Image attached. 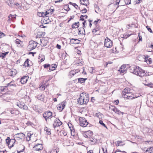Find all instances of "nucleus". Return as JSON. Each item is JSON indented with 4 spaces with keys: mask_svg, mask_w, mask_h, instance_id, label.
Listing matches in <instances>:
<instances>
[{
    "mask_svg": "<svg viewBox=\"0 0 153 153\" xmlns=\"http://www.w3.org/2000/svg\"><path fill=\"white\" fill-rule=\"evenodd\" d=\"M41 44L44 46H45L47 45L48 42L47 41H45L44 40H42L41 41Z\"/></svg>",
    "mask_w": 153,
    "mask_h": 153,
    "instance_id": "2f4dec72",
    "label": "nucleus"
},
{
    "mask_svg": "<svg viewBox=\"0 0 153 153\" xmlns=\"http://www.w3.org/2000/svg\"><path fill=\"white\" fill-rule=\"evenodd\" d=\"M78 31L79 34H84L85 33V29L83 28H79L78 29Z\"/></svg>",
    "mask_w": 153,
    "mask_h": 153,
    "instance_id": "c756f323",
    "label": "nucleus"
},
{
    "mask_svg": "<svg viewBox=\"0 0 153 153\" xmlns=\"http://www.w3.org/2000/svg\"><path fill=\"white\" fill-rule=\"evenodd\" d=\"M16 105L20 108L25 110H27V107L23 102L19 101L16 103Z\"/></svg>",
    "mask_w": 153,
    "mask_h": 153,
    "instance_id": "6e6552de",
    "label": "nucleus"
},
{
    "mask_svg": "<svg viewBox=\"0 0 153 153\" xmlns=\"http://www.w3.org/2000/svg\"><path fill=\"white\" fill-rule=\"evenodd\" d=\"M146 28L150 32V33L152 32V31L151 28H150L149 26H147L146 27Z\"/></svg>",
    "mask_w": 153,
    "mask_h": 153,
    "instance_id": "3c124183",
    "label": "nucleus"
},
{
    "mask_svg": "<svg viewBox=\"0 0 153 153\" xmlns=\"http://www.w3.org/2000/svg\"><path fill=\"white\" fill-rule=\"evenodd\" d=\"M100 21V19H98L97 21L96 20L94 22V24L95 25H97V22H98V21Z\"/></svg>",
    "mask_w": 153,
    "mask_h": 153,
    "instance_id": "13d9d810",
    "label": "nucleus"
},
{
    "mask_svg": "<svg viewBox=\"0 0 153 153\" xmlns=\"http://www.w3.org/2000/svg\"><path fill=\"white\" fill-rule=\"evenodd\" d=\"M4 36V34L2 32H0V38H2V37Z\"/></svg>",
    "mask_w": 153,
    "mask_h": 153,
    "instance_id": "5fc2aeb1",
    "label": "nucleus"
},
{
    "mask_svg": "<svg viewBox=\"0 0 153 153\" xmlns=\"http://www.w3.org/2000/svg\"><path fill=\"white\" fill-rule=\"evenodd\" d=\"M87 79L86 78H79L78 79V82L82 83L84 82L85 80Z\"/></svg>",
    "mask_w": 153,
    "mask_h": 153,
    "instance_id": "f704fd0d",
    "label": "nucleus"
},
{
    "mask_svg": "<svg viewBox=\"0 0 153 153\" xmlns=\"http://www.w3.org/2000/svg\"><path fill=\"white\" fill-rule=\"evenodd\" d=\"M42 13V17H44L46 16L47 15H49L50 13V12H48V11H45V12H41Z\"/></svg>",
    "mask_w": 153,
    "mask_h": 153,
    "instance_id": "72a5a7b5",
    "label": "nucleus"
},
{
    "mask_svg": "<svg viewBox=\"0 0 153 153\" xmlns=\"http://www.w3.org/2000/svg\"><path fill=\"white\" fill-rule=\"evenodd\" d=\"M129 70L130 72L140 77L147 76L149 75L148 73L138 66H131L130 67Z\"/></svg>",
    "mask_w": 153,
    "mask_h": 153,
    "instance_id": "f257e3e1",
    "label": "nucleus"
},
{
    "mask_svg": "<svg viewBox=\"0 0 153 153\" xmlns=\"http://www.w3.org/2000/svg\"><path fill=\"white\" fill-rule=\"evenodd\" d=\"M16 86V84L14 81L10 82V83L7 84V86L6 87H12V88H13V87H15Z\"/></svg>",
    "mask_w": 153,
    "mask_h": 153,
    "instance_id": "aec40b11",
    "label": "nucleus"
},
{
    "mask_svg": "<svg viewBox=\"0 0 153 153\" xmlns=\"http://www.w3.org/2000/svg\"><path fill=\"white\" fill-rule=\"evenodd\" d=\"M57 67V65L55 64H53L51 65V66H50L49 69L48 70V71H53L55 69V68Z\"/></svg>",
    "mask_w": 153,
    "mask_h": 153,
    "instance_id": "b1692460",
    "label": "nucleus"
},
{
    "mask_svg": "<svg viewBox=\"0 0 153 153\" xmlns=\"http://www.w3.org/2000/svg\"><path fill=\"white\" fill-rule=\"evenodd\" d=\"M100 10L99 8V7H97L95 9V11L97 13H98L99 12H100Z\"/></svg>",
    "mask_w": 153,
    "mask_h": 153,
    "instance_id": "c03bdc74",
    "label": "nucleus"
},
{
    "mask_svg": "<svg viewBox=\"0 0 153 153\" xmlns=\"http://www.w3.org/2000/svg\"><path fill=\"white\" fill-rule=\"evenodd\" d=\"M20 42H21V41L19 39H17L15 42L17 44H20Z\"/></svg>",
    "mask_w": 153,
    "mask_h": 153,
    "instance_id": "864d4df0",
    "label": "nucleus"
},
{
    "mask_svg": "<svg viewBox=\"0 0 153 153\" xmlns=\"http://www.w3.org/2000/svg\"><path fill=\"white\" fill-rule=\"evenodd\" d=\"M6 141L9 148L10 149L15 144L16 140L14 139L10 140L9 137H7L6 139Z\"/></svg>",
    "mask_w": 153,
    "mask_h": 153,
    "instance_id": "423d86ee",
    "label": "nucleus"
},
{
    "mask_svg": "<svg viewBox=\"0 0 153 153\" xmlns=\"http://www.w3.org/2000/svg\"><path fill=\"white\" fill-rule=\"evenodd\" d=\"M53 9H49L47 11H48V12H50V13L49 15H51L53 13V12L54 11Z\"/></svg>",
    "mask_w": 153,
    "mask_h": 153,
    "instance_id": "de8ad7c7",
    "label": "nucleus"
},
{
    "mask_svg": "<svg viewBox=\"0 0 153 153\" xmlns=\"http://www.w3.org/2000/svg\"><path fill=\"white\" fill-rule=\"evenodd\" d=\"M96 27L92 31L93 33L95 34V35H98L100 33V31H99V30L100 29V27L99 26L97 25H96Z\"/></svg>",
    "mask_w": 153,
    "mask_h": 153,
    "instance_id": "dca6fc26",
    "label": "nucleus"
},
{
    "mask_svg": "<svg viewBox=\"0 0 153 153\" xmlns=\"http://www.w3.org/2000/svg\"><path fill=\"white\" fill-rule=\"evenodd\" d=\"M92 132L91 131L89 130L85 131L83 134V135L85 138H88L92 135Z\"/></svg>",
    "mask_w": 153,
    "mask_h": 153,
    "instance_id": "ddd939ff",
    "label": "nucleus"
},
{
    "mask_svg": "<svg viewBox=\"0 0 153 153\" xmlns=\"http://www.w3.org/2000/svg\"><path fill=\"white\" fill-rule=\"evenodd\" d=\"M17 73V71L15 69L12 70L10 71L9 73L10 75L11 76H14Z\"/></svg>",
    "mask_w": 153,
    "mask_h": 153,
    "instance_id": "cd10ccee",
    "label": "nucleus"
},
{
    "mask_svg": "<svg viewBox=\"0 0 153 153\" xmlns=\"http://www.w3.org/2000/svg\"><path fill=\"white\" fill-rule=\"evenodd\" d=\"M70 42L72 44H79L80 42V41L77 39L72 38L71 39Z\"/></svg>",
    "mask_w": 153,
    "mask_h": 153,
    "instance_id": "4be33fe9",
    "label": "nucleus"
},
{
    "mask_svg": "<svg viewBox=\"0 0 153 153\" xmlns=\"http://www.w3.org/2000/svg\"><path fill=\"white\" fill-rule=\"evenodd\" d=\"M77 63L78 64L79 63H81L82 64L83 63V60L82 59H79L77 60Z\"/></svg>",
    "mask_w": 153,
    "mask_h": 153,
    "instance_id": "37998d69",
    "label": "nucleus"
},
{
    "mask_svg": "<svg viewBox=\"0 0 153 153\" xmlns=\"http://www.w3.org/2000/svg\"><path fill=\"white\" fill-rule=\"evenodd\" d=\"M69 4L71 5H72L74 6L76 9H77L78 7V5H77L76 4L74 3H73L71 2H69Z\"/></svg>",
    "mask_w": 153,
    "mask_h": 153,
    "instance_id": "58836bf2",
    "label": "nucleus"
},
{
    "mask_svg": "<svg viewBox=\"0 0 153 153\" xmlns=\"http://www.w3.org/2000/svg\"><path fill=\"white\" fill-rule=\"evenodd\" d=\"M47 85H41L39 87V88L40 90L42 91H44L45 90V88H47Z\"/></svg>",
    "mask_w": 153,
    "mask_h": 153,
    "instance_id": "e433bc0d",
    "label": "nucleus"
},
{
    "mask_svg": "<svg viewBox=\"0 0 153 153\" xmlns=\"http://www.w3.org/2000/svg\"><path fill=\"white\" fill-rule=\"evenodd\" d=\"M44 130L46 131L48 135H50L51 134V129L48 127H46L44 128Z\"/></svg>",
    "mask_w": 153,
    "mask_h": 153,
    "instance_id": "7c9ffc66",
    "label": "nucleus"
},
{
    "mask_svg": "<svg viewBox=\"0 0 153 153\" xmlns=\"http://www.w3.org/2000/svg\"><path fill=\"white\" fill-rule=\"evenodd\" d=\"M33 149L36 150L40 151L43 149V147L42 144H37L34 146Z\"/></svg>",
    "mask_w": 153,
    "mask_h": 153,
    "instance_id": "f8f14e48",
    "label": "nucleus"
},
{
    "mask_svg": "<svg viewBox=\"0 0 153 153\" xmlns=\"http://www.w3.org/2000/svg\"><path fill=\"white\" fill-rule=\"evenodd\" d=\"M5 89L4 87L3 86L0 87V91L1 92H4V89Z\"/></svg>",
    "mask_w": 153,
    "mask_h": 153,
    "instance_id": "8fccbe9b",
    "label": "nucleus"
},
{
    "mask_svg": "<svg viewBox=\"0 0 153 153\" xmlns=\"http://www.w3.org/2000/svg\"><path fill=\"white\" fill-rule=\"evenodd\" d=\"M133 92L134 91L132 89L129 88H125L122 91V95L123 96H126L127 97H124L130 100L137 97L138 96L134 94Z\"/></svg>",
    "mask_w": 153,
    "mask_h": 153,
    "instance_id": "f03ea898",
    "label": "nucleus"
},
{
    "mask_svg": "<svg viewBox=\"0 0 153 153\" xmlns=\"http://www.w3.org/2000/svg\"><path fill=\"white\" fill-rule=\"evenodd\" d=\"M45 33L44 32H38L37 33V34L36 35L37 38H41L42 36H44L45 35Z\"/></svg>",
    "mask_w": 153,
    "mask_h": 153,
    "instance_id": "a878e982",
    "label": "nucleus"
},
{
    "mask_svg": "<svg viewBox=\"0 0 153 153\" xmlns=\"http://www.w3.org/2000/svg\"><path fill=\"white\" fill-rule=\"evenodd\" d=\"M89 69L90 70V72L91 73H92L93 71V70H94V69H93V68H92V67H90L89 68Z\"/></svg>",
    "mask_w": 153,
    "mask_h": 153,
    "instance_id": "0e129e2a",
    "label": "nucleus"
},
{
    "mask_svg": "<svg viewBox=\"0 0 153 153\" xmlns=\"http://www.w3.org/2000/svg\"><path fill=\"white\" fill-rule=\"evenodd\" d=\"M79 122L81 126L85 127L86 126L90 127V124H89L85 118L80 117L79 118Z\"/></svg>",
    "mask_w": 153,
    "mask_h": 153,
    "instance_id": "20e7f679",
    "label": "nucleus"
},
{
    "mask_svg": "<svg viewBox=\"0 0 153 153\" xmlns=\"http://www.w3.org/2000/svg\"><path fill=\"white\" fill-rule=\"evenodd\" d=\"M7 3L8 5L11 7L12 6V5L13 4V0H9V1H7Z\"/></svg>",
    "mask_w": 153,
    "mask_h": 153,
    "instance_id": "4c0bfd02",
    "label": "nucleus"
},
{
    "mask_svg": "<svg viewBox=\"0 0 153 153\" xmlns=\"http://www.w3.org/2000/svg\"><path fill=\"white\" fill-rule=\"evenodd\" d=\"M114 103L116 105H117L119 103V101L118 100H116L114 102Z\"/></svg>",
    "mask_w": 153,
    "mask_h": 153,
    "instance_id": "052dcab7",
    "label": "nucleus"
},
{
    "mask_svg": "<svg viewBox=\"0 0 153 153\" xmlns=\"http://www.w3.org/2000/svg\"><path fill=\"white\" fill-rule=\"evenodd\" d=\"M144 150L145 151L144 152V153H149V150L148 149V148L146 150H145L144 149Z\"/></svg>",
    "mask_w": 153,
    "mask_h": 153,
    "instance_id": "774afa93",
    "label": "nucleus"
},
{
    "mask_svg": "<svg viewBox=\"0 0 153 153\" xmlns=\"http://www.w3.org/2000/svg\"><path fill=\"white\" fill-rule=\"evenodd\" d=\"M4 56L3 55V53H0V58H1L2 59H3L4 58Z\"/></svg>",
    "mask_w": 153,
    "mask_h": 153,
    "instance_id": "603ef678",
    "label": "nucleus"
},
{
    "mask_svg": "<svg viewBox=\"0 0 153 153\" xmlns=\"http://www.w3.org/2000/svg\"><path fill=\"white\" fill-rule=\"evenodd\" d=\"M130 35V34H126L125 35H124V37H125V38L126 39L127 37H129Z\"/></svg>",
    "mask_w": 153,
    "mask_h": 153,
    "instance_id": "69168bd1",
    "label": "nucleus"
},
{
    "mask_svg": "<svg viewBox=\"0 0 153 153\" xmlns=\"http://www.w3.org/2000/svg\"><path fill=\"white\" fill-rule=\"evenodd\" d=\"M112 107L113 108H111V109H112L114 112H115V113L118 114L120 115H123L124 113L123 112L120 111L116 107L113 106H112Z\"/></svg>",
    "mask_w": 153,
    "mask_h": 153,
    "instance_id": "2eb2a0df",
    "label": "nucleus"
},
{
    "mask_svg": "<svg viewBox=\"0 0 153 153\" xmlns=\"http://www.w3.org/2000/svg\"><path fill=\"white\" fill-rule=\"evenodd\" d=\"M99 123L101 125H102L104 127L106 128H107V126L105 125V124L103 123L102 120H100L99 121Z\"/></svg>",
    "mask_w": 153,
    "mask_h": 153,
    "instance_id": "79ce46f5",
    "label": "nucleus"
},
{
    "mask_svg": "<svg viewBox=\"0 0 153 153\" xmlns=\"http://www.w3.org/2000/svg\"><path fill=\"white\" fill-rule=\"evenodd\" d=\"M112 42L109 39L106 38L105 40L104 46L108 48H109L112 46Z\"/></svg>",
    "mask_w": 153,
    "mask_h": 153,
    "instance_id": "0eeeda50",
    "label": "nucleus"
},
{
    "mask_svg": "<svg viewBox=\"0 0 153 153\" xmlns=\"http://www.w3.org/2000/svg\"><path fill=\"white\" fill-rule=\"evenodd\" d=\"M16 137L22 139L25 136V135L22 133H20L16 134L15 135Z\"/></svg>",
    "mask_w": 153,
    "mask_h": 153,
    "instance_id": "f3484780",
    "label": "nucleus"
},
{
    "mask_svg": "<svg viewBox=\"0 0 153 153\" xmlns=\"http://www.w3.org/2000/svg\"><path fill=\"white\" fill-rule=\"evenodd\" d=\"M126 70V65H123L120 67V69L118 71H119L120 73H123Z\"/></svg>",
    "mask_w": 153,
    "mask_h": 153,
    "instance_id": "412c9836",
    "label": "nucleus"
},
{
    "mask_svg": "<svg viewBox=\"0 0 153 153\" xmlns=\"http://www.w3.org/2000/svg\"><path fill=\"white\" fill-rule=\"evenodd\" d=\"M116 145V146H123L125 144V143H124V141L120 140L118 141L115 142Z\"/></svg>",
    "mask_w": 153,
    "mask_h": 153,
    "instance_id": "393cba45",
    "label": "nucleus"
},
{
    "mask_svg": "<svg viewBox=\"0 0 153 153\" xmlns=\"http://www.w3.org/2000/svg\"><path fill=\"white\" fill-rule=\"evenodd\" d=\"M125 2L126 4H131V0H125Z\"/></svg>",
    "mask_w": 153,
    "mask_h": 153,
    "instance_id": "49530a36",
    "label": "nucleus"
},
{
    "mask_svg": "<svg viewBox=\"0 0 153 153\" xmlns=\"http://www.w3.org/2000/svg\"><path fill=\"white\" fill-rule=\"evenodd\" d=\"M25 147L22 144L18 145L17 147V152L18 153L23 152L25 150Z\"/></svg>",
    "mask_w": 153,
    "mask_h": 153,
    "instance_id": "9b49d317",
    "label": "nucleus"
},
{
    "mask_svg": "<svg viewBox=\"0 0 153 153\" xmlns=\"http://www.w3.org/2000/svg\"><path fill=\"white\" fill-rule=\"evenodd\" d=\"M38 43L34 41H30L29 42L27 48L29 51H32L37 46Z\"/></svg>",
    "mask_w": 153,
    "mask_h": 153,
    "instance_id": "39448f33",
    "label": "nucleus"
},
{
    "mask_svg": "<svg viewBox=\"0 0 153 153\" xmlns=\"http://www.w3.org/2000/svg\"><path fill=\"white\" fill-rule=\"evenodd\" d=\"M141 57L142 58V59H141L142 60H143L145 61H147V60L149 64L151 63L152 62V59L151 58H149L147 56L146 57L144 55H141Z\"/></svg>",
    "mask_w": 153,
    "mask_h": 153,
    "instance_id": "4468645a",
    "label": "nucleus"
},
{
    "mask_svg": "<svg viewBox=\"0 0 153 153\" xmlns=\"http://www.w3.org/2000/svg\"><path fill=\"white\" fill-rule=\"evenodd\" d=\"M79 26V22L75 23L72 25V28H77Z\"/></svg>",
    "mask_w": 153,
    "mask_h": 153,
    "instance_id": "c85d7f7f",
    "label": "nucleus"
},
{
    "mask_svg": "<svg viewBox=\"0 0 153 153\" xmlns=\"http://www.w3.org/2000/svg\"><path fill=\"white\" fill-rule=\"evenodd\" d=\"M29 59H27L24 62V65L26 67H28L30 65L29 64Z\"/></svg>",
    "mask_w": 153,
    "mask_h": 153,
    "instance_id": "c9c22d12",
    "label": "nucleus"
},
{
    "mask_svg": "<svg viewBox=\"0 0 153 153\" xmlns=\"http://www.w3.org/2000/svg\"><path fill=\"white\" fill-rule=\"evenodd\" d=\"M80 20H82V21H84L85 20V19L83 17V15H81V16L80 17Z\"/></svg>",
    "mask_w": 153,
    "mask_h": 153,
    "instance_id": "6e6d98bb",
    "label": "nucleus"
},
{
    "mask_svg": "<svg viewBox=\"0 0 153 153\" xmlns=\"http://www.w3.org/2000/svg\"><path fill=\"white\" fill-rule=\"evenodd\" d=\"M102 114L100 113H98L96 114L95 116L97 117H98L100 119V117H102Z\"/></svg>",
    "mask_w": 153,
    "mask_h": 153,
    "instance_id": "a19ab883",
    "label": "nucleus"
},
{
    "mask_svg": "<svg viewBox=\"0 0 153 153\" xmlns=\"http://www.w3.org/2000/svg\"><path fill=\"white\" fill-rule=\"evenodd\" d=\"M28 79V76H24L21 78L20 82L22 84H25L27 82Z\"/></svg>",
    "mask_w": 153,
    "mask_h": 153,
    "instance_id": "a211bd4d",
    "label": "nucleus"
},
{
    "mask_svg": "<svg viewBox=\"0 0 153 153\" xmlns=\"http://www.w3.org/2000/svg\"><path fill=\"white\" fill-rule=\"evenodd\" d=\"M76 71L73 70L69 72V75L71 76H73L76 73Z\"/></svg>",
    "mask_w": 153,
    "mask_h": 153,
    "instance_id": "ea45409f",
    "label": "nucleus"
},
{
    "mask_svg": "<svg viewBox=\"0 0 153 153\" xmlns=\"http://www.w3.org/2000/svg\"><path fill=\"white\" fill-rule=\"evenodd\" d=\"M62 134L64 136H65L67 135V132L64 131H63Z\"/></svg>",
    "mask_w": 153,
    "mask_h": 153,
    "instance_id": "680f3d73",
    "label": "nucleus"
},
{
    "mask_svg": "<svg viewBox=\"0 0 153 153\" xmlns=\"http://www.w3.org/2000/svg\"><path fill=\"white\" fill-rule=\"evenodd\" d=\"M44 96L42 94H40L39 95H38L37 96V98L41 101H42L43 100V99L44 98Z\"/></svg>",
    "mask_w": 153,
    "mask_h": 153,
    "instance_id": "473e14b6",
    "label": "nucleus"
},
{
    "mask_svg": "<svg viewBox=\"0 0 153 153\" xmlns=\"http://www.w3.org/2000/svg\"><path fill=\"white\" fill-rule=\"evenodd\" d=\"M87 10L86 8H84L81 11V12L82 13H85L87 12Z\"/></svg>",
    "mask_w": 153,
    "mask_h": 153,
    "instance_id": "09e8293b",
    "label": "nucleus"
},
{
    "mask_svg": "<svg viewBox=\"0 0 153 153\" xmlns=\"http://www.w3.org/2000/svg\"><path fill=\"white\" fill-rule=\"evenodd\" d=\"M50 66V65L49 64H45L44 65V67L45 68H48V67H49Z\"/></svg>",
    "mask_w": 153,
    "mask_h": 153,
    "instance_id": "4d7b16f0",
    "label": "nucleus"
},
{
    "mask_svg": "<svg viewBox=\"0 0 153 153\" xmlns=\"http://www.w3.org/2000/svg\"><path fill=\"white\" fill-rule=\"evenodd\" d=\"M56 48L59 49H60L61 48V46L60 45L57 44L56 45Z\"/></svg>",
    "mask_w": 153,
    "mask_h": 153,
    "instance_id": "e2e57ef3",
    "label": "nucleus"
},
{
    "mask_svg": "<svg viewBox=\"0 0 153 153\" xmlns=\"http://www.w3.org/2000/svg\"><path fill=\"white\" fill-rule=\"evenodd\" d=\"M42 13L41 12H38L37 13V15L39 16V17H42Z\"/></svg>",
    "mask_w": 153,
    "mask_h": 153,
    "instance_id": "bf43d9fd",
    "label": "nucleus"
},
{
    "mask_svg": "<svg viewBox=\"0 0 153 153\" xmlns=\"http://www.w3.org/2000/svg\"><path fill=\"white\" fill-rule=\"evenodd\" d=\"M77 100L78 104L81 105L87 104L89 100L88 94L85 93H82L80 94L79 98Z\"/></svg>",
    "mask_w": 153,
    "mask_h": 153,
    "instance_id": "7ed1b4c3",
    "label": "nucleus"
},
{
    "mask_svg": "<svg viewBox=\"0 0 153 153\" xmlns=\"http://www.w3.org/2000/svg\"><path fill=\"white\" fill-rule=\"evenodd\" d=\"M65 106V105L63 103V102L60 104L58 105L57 107V109L59 110L62 111Z\"/></svg>",
    "mask_w": 153,
    "mask_h": 153,
    "instance_id": "6ab92c4d",
    "label": "nucleus"
},
{
    "mask_svg": "<svg viewBox=\"0 0 153 153\" xmlns=\"http://www.w3.org/2000/svg\"><path fill=\"white\" fill-rule=\"evenodd\" d=\"M74 16L73 15L71 16L70 17V18L69 19L68 21H70L71 20L73 19L74 18Z\"/></svg>",
    "mask_w": 153,
    "mask_h": 153,
    "instance_id": "338daca9",
    "label": "nucleus"
},
{
    "mask_svg": "<svg viewBox=\"0 0 153 153\" xmlns=\"http://www.w3.org/2000/svg\"><path fill=\"white\" fill-rule=\"evenodd\" d=\"M62 124V122L58 119H56L53 123V127L55 129L56 128L61 126Z\"/></svg>",
    "mask_w": 153,
    "mask_h": 153,
    "instance_id": "9d476101",
    "label": "nucleus"
},
{
    "mask_svg": "<svg viewBox=\"0 0 153 153\" xmlns=\"http://www.w3.org/2000/svg\"><path fill=\"white\" fill-rule=\"evenodd\" d=\"M10 112L12 114H18L20 113L19 111L15 110L14 109H11L10 110Z\"/></svg>",
    "mask_w": 153,
    "mask_h": 153,
    "instance_id": "bb28decb",
    "label": "nucleus"
},
{
    "mask_svg": "<svg viewBox=\"0 0 153 153\" xmlns=\"http://www.w3.org/2000/svg\"><path fill=\"white\" fill-rule=\"evenodd\" d=\"M80 3L83 5L87 6L89 4L88 0H80Z\"/></svg>",
    "mask_w": 153,
    "mask_h": 153,
    "instance_id": "5701e85b",
    "label": "nucleus"
},
{
    "mask_svg": "<svg viewBox=\"0 0 153 153\" xmlns=\"http://www.w3.org/2000/svg\"><path fill=\"white\" fill-rule=\"evenodd\" d=\"M52 113L51 112L48 111L45 112L43 114V117L45 119L46 121H47V119L49 117L52 116Z\"/></svg>",
    "mask_w": 153,
    "mask_h": 153,
    "instance_id": "1a4fd4ad",
    "label": "nucleus"
},
{
    "mask_svg": "<svg viewBox=\"0 0 153 153\" xmlns=\"http://www.w3.org/2000/svg\"><path fill=\"white\" fill-rule=\"evenodd\" d=\"M73 128H72L70 130L71 131V134L72 135L74 136L75 134H74V133L75 132V130Z\"/></svg>",
    "mask_w": 153,
    "mask_h": 153,
    "instance_id": "a18cd8bd",
    "label": "nucleus"
}]
</instances>
